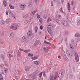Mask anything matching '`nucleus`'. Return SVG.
<instances>
[{
    "label": "nucleus",
    "mask_w": 80,
    "mask_h": 80,
    "mask_svg": "<svg viewBox=\"0 0 80 80\" xmlns=\"http://www.w3.org/2000/svg\"><path fill=\"white\" fill-rule=\"evenodd\" d=\"M64 2V0H61V5H62V4Z\"/></svg>",
    "instance_id": "a19ab883"
},
{
    "label": "nucleus",
    "mask_w": 80,
    "mask_h": 80,
    "mask_svg": "<svg viewBox=\"0 0 80 80\" xmlns=\"http://www.w3.org/2000/svg\"><path fill=\"white\" fill-rule=\"evenodd\" d=\"M39 22H40V23L41 24H42V23L43 22V20L42 19V18H40L39 19Z\"/></svg>",
    "instance_id": "b1692460"
},
{
    "label": "nucleus",
    "mask_w": 80,
    "mask_h": 80,
    "mask_svg": "<svg viewBox=\"0 0 80 80\" xmlns=\"http://www.w3.org/2000/svg\"><path fill=\"white\" fill-rule=\"evenodd\" d=\"M51 6H53V1H51Z\"/></svg>",
    "instance_id": "c03bdc74"
},
{
    "label": "nucleus",
    "mask_w": 80,
    "mask_h": 80,
    "mask_svg": "<svg viewBox=\"0 0 80 80\" xmlns=\"http://www.w3.org/2000/svg\"><path fill=\"white\" fill-rule=\"evenodd\" d=\"M54 3H57L58 2V0H53Z\"/></svg>",
    "instance_id": "8fccbe9b"
},
{
    "label": "nucleus",
    "mask_w": 80,
    "mask_h": 80,
    "mask_svg": "<svg viewBox=\"0 0 80 80\" xmlns=\"http://www.w3.org/2000/svg\"><path fill=\"white\" fill-rule=\"evenodd\" d=\"M68 34H69V32H68L67 31L64 33V36H68Z\"/></svg>",
    "instance_id": "2eb2a0df"
},
{
    "label": "nucleus",
    "mask_w": 80,
    "mask_h": 80,
    "mask_svg": "<svg viewBox=\"0 0 80 80\" xmlns=\"http://www.w3.org/2000/svg\"><path fill=\"white\" fill-rule=\"evenodd\" d=\"M34 64H36L37 65H38L40 64V62L39 61H35L34 62Z\"/></svg>",
    "instance_id": "9d476101"
},
{
    "label": "nucleus",
    "mask_w": 80,
    "mask_h": 80,
    "mask_svg": "<svg viewBox=\"0 0 80 80\" xmlns=\"http://www.w3.org/2000/svg\"><path fill=\"white\" fill-rule=\"evenodd\" d=\"M47 28L48 29V32L49 34H50V31H51V28L49 27H47Z\"/></svg>",
    "instance_id": "9b49d317"
},
{
    "label": "nucleus",
    "mask_w": 80,
    "mask_h": 80,
    "mask_svg": "<svg viewBox=\"0 0 80 80\" xmlns=\"http://www.w3.org/2000/svg\"><path fill=\"white\" fill-rule=\"evenodd\" d=\"M0 42L2 43V44H5V42L3 41H2L1 42V40H0Z\"/></svg>",
    "instance_id": "79ce46f5"
},
{
    "label": "nucleus",
    "mask_w": 80,
    "mask_h": 80,
    "mask_svg": "<svg viewBox=\"0 0 80 80\" xmlns=\"http://www.w3.org/2000/svg\"><path fill=\"white\" fill-rule=\"evenodd\" d=\"M29 22V21H28V20H27L25 21V23H26V24H27L28 23V22Z\"/></svg>",
    "instance_id": "3c124183"
},
{
    "label": "nucleus",
    "mask_w": 80,
    "mask_h": 80,
    "mask_svg": "<svg viewBox=\"0 0 80 80\" xmlns=\"http://www.w3.org/2000/svg\"><path fill=\"white\" fill-rule=\"evenodd\" d=\"M50 21H52V19L50 18H48L47 20V22L48 23L49 22H50Z\"/></svg>",
    "instance_id": "4be33fe9"
},
{
    "label": "nucleus",
    "mask_w": 80,
    "mask_h": 80,
    "mask_svg": "<svg viewBox=\"0 0 80 80\" xmlns=\"http://www.w3.org/2000/svg\"><path fill=\"white\" fill-rule=\"evenodd\" d=\"M32 58V60H35V57H32V58Z\"/></svg>",
    "instance_id": "bf43d9fd"
},
{
    "label": "nucleus",
    "mask_w": 80,
    "mask_h": 80,
    "mask_svg": "<svg viewBox=\"0 0 80 80\" xmlns=\"http://www.w3.org/2000/svg\"><path fill=\"white\" fill-rule=\"evenodd\" d=\"M14 35L15 33L13 31H11L10 32L9 35V37H10L11 38H12V37H14Z\"/></svg>",
    "instance_id": "423d86ee"
},
{
    "label": "nucleus",
    "mask_w": 80,
    "mask_h": 80,
    "mask_svg": "<svg viewBox=\"0 0 80 80\" xmlns=\"http://www.w3.org/2000/svg\"><path fill=\"white\" fill-rule=\"evenodd\" d=\"M60 12H61V13H63V10H60Z\"/></svg>",
    "instance_id": "0e129e2a"
},
{
    "label": "nucleus",
    "mask_w": 80,
    "mask_h": 80,
    "mask_svg": "<svg viewBox=\"0 0 80 80\" xmlns=\"http://www.w3.org/2000/svg\"><path fill=\"white\" fill-rule=\"evenodd\" d=\"M38 2V0H35V2L36 3V4H37V2Z\"/></svg>",
    "instance_id": "13d9d810"
},
{
    "label": "nucleus",
    "mask_w": 80,
    "mask_h": 80,
    "mask_svg": "<svg viewBox=\"0 0 80 80\" xmlns=\"http://www.w3.org/2000/svg\"><path fill=\"white\" fill-rule=\"evenodd\" d=\"M40 41L38 40H37L36 42H35L34 43V46H37V45H38L39 44V42Z\"/></svg>",
    "instance_id": "1a4fd4ad"
},
{
    "label": "nucleus",
    "mask_w": 80,
    "mask_h": 80,
    "mask_svg": "<svg viewBox=\"0 0 80 80\" xmlns=\"http://www.w3.org/2000/svg\"><path fill=\"white\" fill-rule=\"evenodd\" d=\"M11 16L12 17H13V18H15V16L14 15V14L13 13L12 14Z\"/></svg>",
    "instance_id": "ea45409f"
},
{
    "label": "nucleus",
    "mask_w": 80,
    "mask_h": 80,
    "mask_svg": "<svg viewBox=\"0 0 80 80\" xmlns=\"http://www.w3.org/2000/svg\"><path fill=\"white\" fill-rule=\"evenodd\" d=\"M0 23L2 25H5V21L3 20H1Z\"/></svg>",
    "instance_id": "dca6fc26"
},
{
    "label": "nucleus",
    "mask_w": 80,
    "mask_h": 80,
    "mask_svg": "<svg viewBox=\"0 0 80 80\" xmlns=\"http://www.w3.org/2000/svg\"><path fill=\"white\" fill-rule=\"evenodd\" d=\"M44 42L46 43V44H48V45H51V43L46 42L45 40H44Z\"/></svg>",
    "instance_id": "a211bd4d"
},
{
    "label": "nucleus",
    "mask_w": 80,
    "mask_h": 80,
    "mask_svg": "<svg viewBox=\"0 0 80 80\" xmlns=\"http://www.w3.org/2000/svg\"><path fill=\"white\" fill-rule=\"evenodd\" d=\"M64 60L65 61H67L68 60V59L66 56L64 57Z\"/></svg>",
    "instance_id": "bb28decb"
},
{
    "label": "nucleus",
    "mask_w": 80,
    "mask_h": 80,
    "mask_svg": "<svg viewBox=\"0 0 80 80\" xmlns=\"http://www.w3.org/2000/svg\"><path fill=\"white\" fill-rule=\"evenodd\" d=\"M5 33V32H4V31H2V34H1V35H4Z\"/></svg>",
    "instance_id": "5fc2aeb1"
},
{
    "label": "nucleus",
    "mask_w": 80,
    "mask_h": 80,
    "mask_svg": "<svg viewBox=\"0 0 80 80\" xmlns=\"http://www.w3.org/2000/svg\"><path fill=\"white\" fill-rule=\"evenodd\" d=\"M0 57L2 58V59L3 60H5V55L4 54H2L0 56Z\"/></svg>",
    "instance_id": "4468645a"
},
{
    "label": "nucleus",
    "mask_w": 80,
    "mask_h": 80,
    "mask_svg": "<svg viewBox=\"0 0 80 80\" xmlns=\"http://www.w3.org/2000/svg\"><path fill=\"white\" fill-rule=\"evenodd\" d=\"M63 25L65 26H67V22L66 21H65V22Z\"/></svg>",
    "instance_id": "473e14b6"
},
{
    "label": "nucleus",
    "mask_w": 80,
    "mask_h": 80,
    "mask_svg": "<svg viewBox=\"0 0 80 80\" xmlns=\"http://www.w3.org/2000/svg\"><path fill=\"white\" fill-rule=\"evenodd\" d=\"M75 37H80V34H79L77 33L75 35Z\"/></svg>",
    "instance_id": "c756f323"
},
{
    "label": "nucleus",
    "mask_w": 80,
    "mask_h": 80,
    "mask_svg": "<svg viewBox=\"0 0 80 80\" xmlns=\"http://www.w3.org/2000/svg\"><path fill=\"white\" fill-rule=\"evenodd\" d=\"M32 4V2H30L29 3V6H30Z\"/></svg>",
    "instance_id": "338daca9"
},
{
    "label": "nucleus",
    "mask_w": 80,
    "mask_h": 80,
    "mask_svg": "<svg viewBox=\"0 0 80 80\" xmlns=\"http://www.w3.org/2000/svg\"><path fill=\"white\" fill-rule=\"evenodd\" d=\"M29 51H30V49H28L24 50V51H23V52H25V53H28V52H29Z\"/></svg>",
    "instance_id": "cd10ccee"
},
{
    "label": "nucleus",
    "mask_w": 80,
    "mask_h": 80,
    "mask_svg": "<svg viewBox=\"0 0 80 80\" xmlns=\"http://www.w3.org/2000/svg\"><path fill=\"white\" fill-rule=\"evenodd\" d=\"M34 57H35V60L37 59L38 58V56H34Z\"/></svg>",
    "instance_id": "a18cd8bd"
},
{
    "label": "nucleus",
    "mask_w": 80,
    "mask_h": 80,
    "mask_svg": "<svg viewBox=\"0 0 80 80\" xmlns=\"http://www.w3.org/2000/svg\"><path fill=\"white\" fill-rule=\"evenodd\" d=\"M25 71L26 72H28V71H29V70H30V68L29 67V66H26L25 68Z\"/></svg>",
    "instance_id": "f8f14e48"
},
{
    "label": "nucleus",
    "mask_w": 80,
    "mask_h": 80,
    "mask_svg": "<svg viewBox=\"0 0 80 80\" xmlns=\"http://www.w3.org/2000/svg\"><path fill=\"white\" fill-rule=\"evenodd\" d=\"M27 35L28 37H30L31 38L34 37V33H32L31 30H29L28 32Z\"/></svg>",
    "instance_id": "f257e3e1"
},
{
    "label": "nucleus",
    "mask_w": 80,
    "mask_h": 80,
    "mask_svg": "<svg viewBox=\"0 0 80 80\" xmlns=\"http://www.w3.org/2000/svg\"><path fill=\"white\" fill-rule=\"evenodd\" d=\"M43 50L46 53L48 52V48H47L44 47L43 48Z\"/></svg>",
    "instance_id": "6e6552de"
},
{
    "label": "nucleus",
    "mask_w": 80,
    "mask_h": 80,
    "mask_svg": "<svg viewBox=\"0 0 80 80\" xmlns=\"http://www.w3.org/2000/svg\"><path fill=\"white\" fill-rule=\"evenodd\" d=\"M68 10H70V3H68Z\"/></svg>",
    "instance_id": "f3484780"
},
{
    "label": "nucleus",
    "mask_w": 80,
    "mask_h": 80,
    "mask_svg": "<svg viewBox=\"0 0 80 80\" xmlns=\"http://www.w3.org/2000/svg\"><path fill=\"white\" fill-rule=\"evenodd\" d=\"M36 12H37V10H35L32 12V15H35L36 13Z\"/></svg>",
    "instance_id": "7c9ffc66"
},
{
    "label": "nucleus",
    "mask_w": 80,
    "mask_h": 80,
    "mask_svg": "<svg viewBox=\"0 0 80 80\" xmlns=\"http://www.w3.org/2000/svg\"><path fill=\"white\" fill-rule=\"evenodd\" d=\"M37 30H38V27H35V31L36 33H37Z\"/></svg>",
    "instance_id": "2f4dec72"
},
{
    "label": "nucleus",
    "mask_w": 80,
    "mask_h": 80,
    "mask_svg": "<svg viewBox=\"0 0 80 80\" xmlns=\"http://www.w3.org/2000/svg\"><path fill=\"white\" fill-rule=\"evenodd\" d=\"M39 72L38 70H37L35 72V75H37Z\"/></svg>",
    "instance_id": "58836bf2"
},
{
    "label": "nucleus",
    "mask_w": 80,
    "mask_h": 80,
    "mask_svg": "<svg viewBox=\"0 0 80 80\" xmlns=\"http://www.w3.org/2000/svg\"><path fill=\"white\" fill-rule=\"evenodd\" d=\"M6 13L7 15H8V12H6Z\"/></svg>",
    "instance_id": "69168bd1"
},
{
    "label": "nucleus",
    "mask_w": 80,
    "mask_h": 80,
    "mask_svg": "<svg viewBox=\"0 0 80 80\" xmlns=\"http://www.w3.org/2000/svg\"><path fill=\"white\" fill-rule=\"evenodd\" d=\"M28 55L29 57H33V54L30 53H28Z\"/></svg>",
    "instance_id": "a878e982"
},
{
    "label": "nucleus",
    "mask_w": 80,
    "mask_h": 80,
    "mask_svg": "<svg viewBox=\"0 0 80 80\" xmlns=\"http://www.w3.org/2000/svg\"><path fill=\"white\" fill-rule=\"evenodd\" d=\"M61 23L63 25L64 24V23H65V21H62L61 22Z\"/></svg>",
    "instance_id": "09e8293b"
},
{
    "label": "nucleus",
    "mask_w": 80,
    "mask_h": 80,
    "mask_svg": "<svg viewBox=\"0 0 80 80\" xmlns=\"http://www.w3.org/2000/svg\"><path fill=\"white\" fill-rule=\"evenodd\" d=\"M10 2L11 3H12V4H13V3H14L15 2V0H10Z\"/></svg>",
    "instance_id": "5701e85b"
},
{
    "label": "nucleus",
    "mask_w": 80,
    "mask_h": 80,
    "mask_svg": "<svg viewBox=\"0 0 80 80\" xmlns=\"http://www.w3.org/2000/svg\"><path fill=\"white\" fill-rule=\"evenodd\" d=\"M18 24L15 25L14 24H13L12 25L10 26V28L11 29H12V30H17V28H18Z\"/></svg>",
    "instance_id": "f03ea898"
},
{
    "label": "nucleus",
    "mask_w": 80,
    "mask_h": 80,
    "mask_svg": "<svg viewBox=\"0 0 80 80\" xmlns=\"http://www.w3.org/2000/svg\"><path fill=\"white\" fill-rule=\"evenodd\" d=\"M25 17L26 18H28V15H25Z\"/></svg>",
    "instance_id": "de8ad7c7"
},
{
    "label": "nucleus",
    "mask_w": 80,
    "mask_h": 80,
    "mask_svg": "<svg viewBox=\"0 0 80 80\" xmlns=\"http://www.w3.org/2000/svg\"><path fill=\"white\" fill-rule=\"evenodd\" d=\"M6 22L7 23H10V20L8 19H7L6 20Z\"/></svg>",
    "instance_id": "f704fd0d"
},
{
    "label": "nucleus",
    "mask_w": 80,
    "mask_h": 80,
    "mask_svg": "<svg viewBox=\"0 0 80 80\" xmlns=\"http://www.w3.org/2000/svg\"><path fill=\"white\" fill-rule=\"evenodd\" d=\"M58 72H56L55 73V77H54V79H53V76H51V77L50 78V80H56V79L57 78V76H58Z\"/></svg>",
    "instance_id": "20e7f679"
},
{
    "label": "nucleus",
    "mask_w": 80,
    "mask_h": 80,
    "mask_svg": "<svg viewBox=\"0 0 80 80\" xmlns=\"http://www.w3.org/2000/svg\"><path fill=\"white\" fill-rule=\"evenodd\" d=\"M37 17L38 18H40V15H39L37 14Z\"/></svg>",
    "instance_id": "37998d69"
},
{
    "label": "nucleus",
    "mask_w": 80,
    "mask_h": 80,
    "mask_svg": "<svg viewBox=\"0 0 80 80\" xmlns=\"http://www.w3.org/2000/svg\"><path fill=\"white\" fill-rule=\"evenodd\" d=\"M40 29L42 30L43 29V26L42 25L40 26Z\"/></svg>",
    "instance_id": "603ef678"
},
{
    "label": "nucleus",
    "mask_w": 80,
    "mask_h": 80,
    "mask_svg": "<svg viewBox=\"0 0 80 80\" xmlns=\"http://www.w3.org/2000/svg\"><path fill=\"white\" fill-rule=\"evenodd\" d=\"M23 39L24 40V41H25V42H27V38H25V37H23Z\"/></svg>",
    "instance_id": "72a5a7b5"
},
{
    "label": "nucleus",
    "mask_w": 80,
    "mask_h": 80,
    "mask_svg": "<svg viewBox=\"0 0 80 80\" xmlns=\"http://www.w3.org/2000/svg\"><path fill=\"white\" fill-rule=\"evenodd\" d=\"M42 74H43V72H41L40 74H39V76L40 78H41L42 75Z\"/></svg>",
    "instance_id": "c85d7f7f"
},
{
    "label": "nucleus",
    "mask_w": 80,
    "mask_h": 80,
    "mask_svg": "<svg viewBox=\"0 0 80 80\" xmlns=\"http://www.w3.org/2000/svg\"><path fill=\"white\" fill-rule=\"evenodd\" d=\"M70 48H71V50H73V46L71 44H70Z\"/></svg>",
    "instance_id": "c9c22d12"
},
{
    "label": "nucleus",
    "mask_w": 80,
    "mask_h": 80,
    "mask_svg": "<svg viewBox=\"0 0 80 80\" xmlns=\"http://www.w3.org/2000/svg\"><path fill=\"white\" fill-rule=\"evenodd\" d=\"M3 4L5 7H7V2H6V1L5 0L3 1Z\"/></svg>",
    "instance_id": "ddd939ff"
},
{
    "label": "nucleus",
    "mask_w": 80,
    "mask_h": 80,
    "mask_svg": "<svg viewBox=\"0 0 80 80\" xmlns=\"http://www.w3.org/2000/svg\"><path fill=\"white\" fill-rule=\"evenodd\" d=\"M43 17L44 19H45V18H47V15H44Z\"/></svg>",
    "instance_id": "49530a36"
},
{
    "label": "nucleus",
    "mask_w": 80,
    "mask_h": 80,
    "mask_svg": "<svg viewBox=\"0 0 80 80\" xmlns=\"http://www.w3.org/2000/svg\"><path fill=\"white\" fill-rule=\"evenodd\" d=\"M26 5L25 4H22L19 5V7L21 8H22V9H24Z\"/></svg>",
    "instance_id": "0eeeda50"
},
{
    "label": "nucleus",
    "mask_w": 80,
    "mask_h": 80,
    "mask_svg": "<svg viewBox=\"0 0 80 80\" xmlns=\"http://www.w3.org/2000/svg\"><path fill=\"white\" fill-rule=\"evenodd\" d=\"M4 66V65L3 64H2V65H0V67H3Z\"/></svg>",
    "instance_id": "6e6d98bb"
},
{
    "label": "nucleus",
    "mask_w": 80,
    "mask_h": 80,
    "mask_svg": "<svg viewBox=\"0 0 80 80\" xmlns=\"http://www.w3.org/2000/svg\"><path fill=\"white\" fill-rule=\"evenodd\" d=\"M9 7L11 9H14V8H15V7H14V6H13L11 4H10L9 5Z\"/></svg>",
    "instance_id": "6ab92c4d"
},
{
    "label": "nucleus",
    "mask_w": 80,
    "mask_h": 80,
    "mask_svg": "<svg viewBox=\"0 0 80 80\" xmlns=\"http://www.w3.org/2000/svg\"><path fill=\"white\" fill-rule=\"evenodd\" d=\"M65 72V71L64 70H62L60 71L58 77H59L60 75L61 77L62 78V77H63V76H64Z\"/></svg>",
    "instance_id": "7ed1b4c3"
},
{
    "label": "nucleus",
    "mask_w": 80,
    "mask_h": 80,
    "mask_svg": "<svg viewBox=\"0 0 80 80\" xmlns=\"http://www.w3.org/2000/svg\"><path fill=\"white\" fill-rule=\"evenodd\" d=\"M73 1H72V2H71V5L72 6V5H73Z\"/></svg>",
    "instance_id": "680f3d73"
},
{
    "label": "nucleus",
    "mask_w": 80,
    "mask_h": 80,
    "mask_svg": "<svg viewBox=\"0 0 80 80\" xmlns=\"http://www.w3.org/2000/svg\"><path fill=\"white\" fill-rule=\"evenodd\" d=\"M77 25H78V26H79V25H80V20H79L78 22Z\"/></svg>",
    "instance_id": "4c0bfd02"
},
{
    "label": "nucleus",
    "mask_w": 80,
    "mask_h": 80,
    "mask_svg": "<svg viewBox=\"0 0 80 80\" xmlns=\"http://www.w3.org/2000/svg\"><path fill=\"white\" fill-rule=\"evenodd\" d=\"M4 71L6 73H7L8 72V68H4Z\"/></svg>",
    "instance_id": "aec40b11"
},
{
    "label": "nucleus",
    "mask_w": 80,
    "mask_h": 80,
    "mask_svg": "<svg viewBox=\"0 0 80 80\" xmlns=\"http://www.w3.org/2000/svg\"><path fill=\"white\" fill-rule=\"evenodd\" d=\"M58 58H59V59H61V57H60V56L59 55L58 56Z\"/></svg>",
    "instance_id": "774afa93"
},
{
    "label": "nucleus",
    "mask_w": 80,
    "mask_h": 80,
    "mask_svg": "<svg viewBox=\"0 0 80 80\" xmlns=\"http://www.w3.org/2000/svg\"><path fill=\"white\" fill-rule=\"evenodd\" d=\"M9 56H10V57H11V58L13 57V56L10 54H9Z\"/></svg>",
    "instance_id": "052dcab7"
},
{
    "label": "nucleus",
    "mask_w": 80,
    "mask_h": 80,
    "mask_svg": "<svg viewBox=\"0 0 80 80\" xmlns=\"http://www.w3.org/2000/svg\"><path fill=\"white\" fill-rule=\"evenodd\" d=\"M43 76L45 78H46V77H47V76L46 75V74H45V72H43Z\"/></svg>",
    "instance_id": "e433bc0d"
},
{
    "label": "nucleus",
    "mask_w": 80,
    "mask_h": 80,
    "mask_svg": "<svg viewBox=\"0 0 80 80\" xmlns=\"http://www.w3.org/2000/svg\"><path fill=\"white\" fill-rule=\"evenodd\" d=\"M3 76L1 77L0 78V80H3Z\"/></svg>",
    "instance_id": "864d4df0"
},
{
    "label": "nucleus",
    "mask_w": 80,
    "mask_h": 80,
    "mask_svg": "<svg viewBox=\"0 0 80 80\" xmlns=\"http://www.w3.org/2000/svg\"><path fill=\"white\" fill-rule=\"evenodd\" d=\"M51 23H49L48 24V26H51Z\"/></svg>",
    "instance_id": "4d7b16f0"
},
{
    "label": "nucleus",
    "mask_w": 80,
    "mask_h": 80,
    "mask_svg": "<svg viewBox=\"0 0 80 80\" xmlns=\"http://www.w3.org/2000/svg\"><path fill=\"white\" fill-rule=\"evenodd\" d=\"M62 56L63 57L66 56V55H65V51H63L62 52Z\"/></svg>",
    "instance_id": "412c9836"
},
{
    "label": "nucleus",
    "mask_w": 80,
    "mask_h": 80,
    "mask_svg": "<svg viewBox=\"0 0 80 80\" xmlns=\"http://www.w3.org/2000/svg\"><path fill=\"white\" fill-rule=\"evenodd\" d=\"M60 1H58V2H57V4H60Z\"/></svg>",
    "instance_id": "e2e57ef3"
},
{
    "label": "nucleus",
    "mask_w": 80,
    "mask_h": 80,
    "mask_svg": "<svg viewBox=\"0 0 80 80\" xmlns=\"http://www.w3.org/2000/svg\"><path fill=\"white\" fill-rule=\"evenodd\" d=\"M20 55H21V53H20V52L19 51V50L18 51L17 55L18 57H20Z\"/></svg>",
    "instance_id": "393cba45"
},
{
    "label": "nucleus",
    "mask_w": 80,
    "mask_h": 80,
    "mask_svg": "<svg viewBox=\"0 0 80 80\" xmlns=\"http://www.w3.org/2000/svg\"><path fill=\"white\" fill-rule=\"evenodd\" d=\"M74 56L75 57V60H76V62H78V61H79V57H78V53H76L74 54Z\"/></svg>",
    "instance_id": "39448f33"
}]
</instances>
